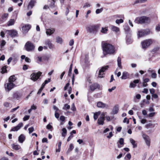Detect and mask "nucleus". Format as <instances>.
I'll return each instance as SVG.
<instances>
[{
    "label": "nucleus",
    "mask_w": 160,
    "mask_h": 160,
    "mask_svg": "<svg viewBox=\"0 0 160 160\" xmlns=\"http://www.w3.org/2000/svg\"><path fill=\"white\" fill-rule=\"evenodd\" d=\"M102 48L104 55L108 54H113L115 52L114 47L111 44L105 43L102 45Z\"/></svg>",
    "instance_id": "obj_1"
},
{
    "label": "nucleus",
    "mask_w": 160,
    "mask_h": 160,
    "mask_svg": "<svg viewBox=\"0 0 160 160\" xmlns=\"http://www.w3.org/2000/svg\"><path fill=\"white\" fill-rule=\"evenodd\" d=\"M98 27L96 25H92L89 26L87 28L88 31L93 34H96L98 31Z\"/></svg>",
    "instance_id": "obj_2"
},
{
    "label": "nucleus",
    "mask_w": 160,
    "mask_h": 160,
    "mask_svg": "<svg viewBox=\"0 0 160 160\" xmlns=\"http://www.w3.org/2000/svg\"><path fill=\"white\" fill-rule=\"evenodd\" d=\"M153 40L151 39L145 40L141 42L142 48L146 49L152 43Z\"/></svg>",
    "instance_id": "obj_3"
},
{
    "label": "nucleus",
    "mask_w": 160,
    "mask_h": 160,
    "mask_svg": "<svg viewBox=\"0 0 160 160\" xmlns=\"http://www.w3.org/2000/svg\"><path fill=\"white\" fill-rule=\"evenodd\" d=\"M150 33V30L149 29L141 30L138 31L137 35L138 38H141L148 35Z\"/></svg>",
    "instance_id": "obj_4"
},
{
    "label": "nucleus",
    "mask_w": 160,
    "mask_h": 160,
    "mask_svg": "<svg viewBox=\"0 0 160 160\" xmlns=\"http://www.w3.org/2000/svg\"><path fill=\"white\" fill-rule=\"evenodd\" d=\"M25 47L26 50L28 52L33 51L35 48L33 44L29 41L28 42L26 43Z\"/></svg>",
    "instance_id": "obj_5"
},
{
    "label": "nucleus",
    "mask_w": 160,
    "mask_h": 160,
    "mask_svg": "<svg viewBox=\"0 0 160 160\" xmlns=\"http://www.w3.org/2000/svg\"><path fill=\"white\" fill-rule=\"evenodd\" d=\"M42 73L40 72L38 73L33 72L31 75V78L33 81H35L39 78Z\"/></svg>",
    "instance_id": "obj_6"
},
{
    "label": "nucleus",
    "mask_w": 160,
    "mask_h": 160,
    "mask_svg": "<svg viewBox=\"0 0 160 160\" xmlns=\"http://www.w3.org/2000/svg\"><path fill=\"white\" fill-rule=\"evenodd\" d=\"M15 86V84L13 83L8 82V83L5 84V88L6 90L9 92Z\"/></svg>",
    "instance_id": "obj_7"
},
{
    "label": "nucleus",
    "mask_w": 160,
    "mask_h": 160,
    "mask_svg": "<svg viewBox=\"0 0 160 160\" xmlns=\"http://www.w3.org/2000/svg\"><path fill=\"white\" fill-rule=\"evenodd\" d=\"M56 0H48V5H45L43 8L44 9H47L49 7L53 8L54 7V3Z\"/></svg>",
    "instance_id": "obj_8"
},
{
    "label": "nucleus",
    "mask_w": 160,
    "mask_h": 160,
    "mask_svg": "<svg viewBox=\"0 0 160 160\" xmlns=\"http://www.w3.org/2000/svg\"><path fill=\"white\" fill-rule=\"evenodd\" d=\"M107 114V112H102L101 115L100 117L98 119V122L99 124L103 125L104 120V116Z\"/></svg>",
    "instance_id": "obj_9"
},
{
    "label": "nucleus",
    "mask_w": 160,
    "mask_h": 160,
    "mask_svg": "<svg viewBox=\"0 0 160 160\" xmlns=\"http://www.w3.org/2000/svg\"><path fill=\"white\" fill-rule=\"evenodd\" d=\"M145 16L138 17L136 18L134 22L137 23L142 24L145 22Z\"/></svg>",
    "instance_id": "obj_10"
},
{
    "label": "nucleus",
    "mask_w": 160,
    "mask_h": 160,
    "mask_svg": "<svg viewBox=\"0 0 160 160\" xmlns=\"http://www.w3.org/2000/svg\"><path fill=\"white\" fill-rule=\"evenodd\" d=\"M6 32L8 34L11 36V37H15L17 36L18 32L16 30L12 29L11 30H7Z\"/></svg>",
    "instance_id": "obj_11"
},
{
    "label": "nucleus",
    "mask_w": 160,
    "mask_h": 160,
    "mask_svg": "<svg viewBox=\"0 0 160 160\" xmlns=\"http://www.w3.org/2000/svg\"><path fill=\"white\" fill-rule=\"evenodd\" d=\"M142 137L145 140L146 144L148 146H150V142L149 137L145 134H143Z\"/></svg>",
    "instance_id": "obj_12"
},
{
    "label": "nucleus",
    "mask_w": 160,
    "mask_h": 160,
    "mask_svg": "<svg viewBox=\"0 0 160 160\" xmlns=\"http://www.w3.org/2000/svg\"><path fill=\"white\" fill-rule=\"evenodd\" d=\"M97 106L98 107L101 108H108V105L101 102H97Z\"/></svg>",
    "instance_id": "obj_13"
},
{
    "label": "nucleus",
    "mask_w": 160,
    "mask_h": 160,
    "mask_svg": "<svg viewBox=\"0 0 160 160\" xmlns=\"http://www.w3.org/2000/svg\"><path fill=\"white\" fill-rule=\"evenodd\" d=\"M23 124L22 123H20L16 126L15 127L12 128L10 130L11 132L12 131H17L19 130L22 127Z\"/></svg>",
    "instance_id": "obj_14"
},
{
    "label": "nucleus",
    "mask_w": 160,
    "mask_h": 160,
    "mask_svg": "<svg viewBox=\"0 0 160 160\" xmlns=\"http://www.w3.org/2000/svg\"><path fill=\"white\" fill-rule=\"evenodd\" d=\"M31 28V26L29 25H25L22 27V29L23 33L27 32Z\"/></svg>",
    "instance_id": "obj_15"
},
{
    "label": "nucleus",
    "mask_w": 160,
    "mask_h": 160,
    "mask_svg": "<svg viewBox=\"0 0 160 160\" xmlns=\"http://www.w3.org/2000/svg\"><path fill=\"white\" fill-rule=\"evenodd\" d=\"M55 29L53 28L46 29V33L48 35H50L54 33Z\"/></svg>",
    "instance_id": "obj_16"
},
{
    "label": "nucleus",
    "mask_w": 160,
    "mask_h": 160,
    "mask_svg": "<svg viewBox=\"0 0 160 160\" xmlns=\"http://www.w3.org/2000/svg\"><path fill=\"white\" fill-rule=\"evenodd\" d=\"M45 44L48 45L50 49H53L54 48V46L53 45L49 40H47L45 42Z\"/></svg>",
    "instance_id": "obj_17"
},
{
    "label": "nucleus",
    "mask_w": 160,
    "mask_h": 160,
    "mask_svg": "<svg viewBox=\"0 0 160 160\" xmlns=\"http://www.w3.org/2000/svg\"><path fill=\"white\" fill-rule=\"evenodd\" d=\"M36 2V0H31L28 5V9H30L32 8L34 6Z\"/></svg>",
    "instance_id": "obj_18"
},
{
    "label": "nucleus",
    "mask_w": 160,
    "mask_h": 160,
    "mask_svg": "<svg viewBox=\"0 0 160 160\" xmlns=\"http://www.w3.org/2000/svg\"><path fill=\"white\" fill-rule=\"evenodd\" d=\"M129 74L126 72H124L122 73V76L121 77L122 79H126L129 78Z\"/></svg>",
    "instance_id": "obj_19"
},
{
    "label": "nucleus",
    "mask_w": 160,
    "mask_h": 160,
    "mask_svg": "<svg viewBox=\"0 0 160 160\" xmlns=\"http://www.w3.org/2000/svg\"><path fill=\"white\" fill-rule=\"evenodd\" d=\"M100 88L99 85L97 83H94L92 84L90 86V88L91 90L93 91L96 88Z\"/></svg>",
    "instance_id": "obj_20"
},
{
    "label": "nucleus",
    "mask_w": 160,
    "mask_h": 160,
    "mask_svg": "<svg viewBox=\"0 0 160 160\" xmlns=\"http://www.w3.org/2000/svg\"><path fill=\"white\" fill-rule=\"evenodd\" d=\"M121 58L120 57H118L117 59V63L118 68L117 69V70H118V69H122V66L121 65Z\"/></svg>",
    "instance_id": "obj_21"
},
{
    "label": "nucleus",
    "mask_w": 160,
    "mask_h": 160,
    "mask_svg": "<svg viewBox=\"0 0 160 160\" xmlns=\"http://www.w3.org/2000/svg\"><path fill=\"white\" fill-rule=\"evenodd\" d=\"M25 139V137L23 134H21L18 137V140L19 142L22 143Z\"/></svg>",
    "instance_id": "obj_22"
},
{
    "label": "nucleus",
    "mask_w": 160,
    "mask_h": 160,
    "mask_svg": "<svg viewBox=\"0 0 160 160\" xmlns=\"http://www.w3.org/2000/svg\"><path fill=\"white\" fill-rule=\"evenodd\" d=\"M11 145L12 149L16 150H18L21 148L20 146L18 144H13Z\"/></svg>",
    "instance_id": "obj_23"
},
{
    "label": "nucleus",
    "mask_w": 160,
    "mask_h": 160,
    "mask_svg": "<svg viewBox=\"0 0 160 160\" xmlns=\"http://www.w3.org/2000/svg\"><path fill=\"white\" fill-rule=\"evenodd\" d=\"M130 141L133 146V148H135L137 147V144L136 143V141L133 139L131 138L130 139Z\"/></svg>",
    "instance_id": "obj_24"
},
{
    "label": "nucleus",
    "mask_w": 160,
    "mask_h": 160,
    "mask_svg": "<svg viewBox=\"0 0 160 160\" xmlns=\"http://www.w3.org/2000/svg\"><path fill=\"white\" fill-rule=\"evenodd\" d=\"M111 30L113 32H119V28L114 26L112 25L111 26Z\"/></svg>",
    "instance_id": "obj_25"
},
{
    "label": "nucleus",
    "mask_w": 160,
    "mask_h": 160,
    "mask_svg": "<svg viewBox=\"0 0 160 160\" xmlns=\"http://www.w3.org/2000/svg\"><path fill=\"white\" fill-rule=\"evenodd\" d=\"M15 20L14 19H10L7 22V26H8L13 25L15 22Z\"/></svg>",
    "instance_id": "obj_26"
},
{
    "label": "nucleus",
    "mask_w": 160,
    "mask_h": 160,
    "mask_svg": "<svg viewBox=\"0 0 160 160\" xmlns=\"http://www.w3.org/2000/svg\"><path fill=\"white\" fill-rule=\"evenodd\" d=\"M16 79V78L14 75L11 76L9 79L8 82L13 83V82L15 81Z\"/></svg>",
    "instance_id": "obj_27"
},
{
    "label": "nucleus",
    "mask_w": 160,
    "mask_h": 160,
    "mask_svg": "<svg viewBox=\"0 0 160 160\" xmlns=\"http://www.w3.org/2000/svg\"><path fill=\"white\" fill-rule=\"evenodd\" d=\"M21 97V94L18 92H15L14 94L13 97L14 98L17 99H19Z\"/></svg>",
    "instance_id": "obj_28"
},
{
    "label": "nucleus",
    "mask_w": 160,
    "mask_h": 160,
    "mask_svg": "<svg viewBox=\"0 0 160 160\" xmlns=\"http://www.w3.org/2000/svg\"><path fill=\"white\" fill-rule=\"evenodd\" d=\"M56 42L60 44H62L63 42L62 38L59 36L56 37Z\"/></svg>",
    "instance_id": "obj_29"
},
{
    "label": "nucleus",
    "mask_w": 160,
    "mask_h": 160,
    "mask_svg": "<svg viewBox=\"0 0 160 160\" xmlns=\"http://www.w3.org/2000/svg\"><path fill=\"white\" fill-rule=\"evenodd\" d=\"M118 111V106H115L114 107L112 111V112L113 114H117Z\"/></svg>",
    "instance_id": "obj_30"
},
{
    "label": "nucleus",
    "mask_w": 160,
    "mask_h": 160,
    "mask_svg": "<svg viewBox=\"0 0 160 160\" xmlns=\"http://www.w3.org/2000/svg\"><path fill=\"white\" fill-rule=\"evenodd\" d=\"M108 31V29L107 28L105 27V28H103L102 27V28L101 29V32L103 33L104 34H106L107 33V32Z\"/></svg>",
    "instance_id": "obj_31"
},
{
    "label": "nucleus",
    "mask_w": 160,
    "mask_h": 160,
    "mask_svg": "<svg viewBox=\"0 0 160 160\" xmlns=\"http://www.w3.org/2000/svg\"><path fill=\"white\" fill-rule=\"evenodd\" d=\"M104 74V72L102 71V70H100L98 72V77L99 78H102L103 77V75Z\"/></svg>",
    "instance_id": "obj_32"
},
{
    "label": "nucleus",
    "mask_w": 160,
    "mask_h": 160,
    "mask_svg": "<svg viewBox=\"0 0 160 160\" xmlns=\"http://www.w3.org/2000/svg\"><path fill=\"white\" fill-rule=\"evenodd\" d=\"M70 108V106L67 104H64L63 107L62 108V109L67 110Z\"/></svg>",
    "instance_id": "obj_33"
},
{
    "label": "nucleus",
    "mask_w": 160,
    "mask_h": 160,
    "mask_svg": "<svg viewBox=\"0 0 160 160\" xmlns=\"http://www.w3.org/2000/svg\"><path fill=\"white\" fill-rule=\"evenodd\" d=\"M62 136L64 137H65L66 135V134L67 132V130L66 129L63 128L62 129Z\"/></svg>",
    "instance_id": "obj_34"
},
{
    "label": "nucleus",
    "mask_w": 160,
    "mask_h": 160,
    "mask_svg": "<svg viewBox=\"0 0 160 160\" xmlns=\"http://www.w3.org/2000/svg\"><path fill=\"white\" fill-rule=\"evenodd\" d=\"M8 14L7 13H5L3 14L2 16V19L4 20H6L8 17Z\"/></svg>",
    "instance_id": "obj_35"
},
{
    "label": "nucleus",
    "mask_w": 160,
    "mask_h": 160,
    "mask_svg": "<svg viewBox=\"0 0 160 160\" xmlns=\"http://www.w3.org/2000/svg\"><path fill=\"white\" fill-rule=\"evenodd\" d=\"M100 113V112H96L94 113L93 118L95 120L97 119Z\"/></svg>",
    "instance_id": "obj_36"
},
{
    "label": "nucleus",
    "mask_w": 160,
    "mask_h": 160,
    "mask_svg": "<svg viewBox=\"0 0 160 160\" xmlns=\"http://www.w3.org/2000/svg\"><path fill=\"white\" fill-rule=\"evenodd\" d=\"M7 66H5L3 67L1 69V72L2 73H4L7 72V70L6 69Z\"/></svg>",
    "instance_id": "obj_37"
},
{
    "label": "nucleus",
    "mask_w": 160,
    "mask_h": 160,
    "mask_svg": "<svg viewBox=\"0 0 160 160\" xmlns=\"http://www.w3.org/2000/svg\"><path fill=\"white\" fill-rule=\"evenodd\" d=\"M145 22L144 23H149L151 22V19L148 17L145 16Z\"/></svg>",
    "instance_id": "obj_38"
},
{
    "label": "nucleus",
    "mask_w": 160,
    "mask_h": 160,
    "mask_svg": "<svg viewBox=\"0 0 160 160\" xmlns=\"http://www.w3.org/2000/svg\"><path fill=\"white\" fill-rule=\"evenodd\" d=\"M109 66H105L102 67L101 69H100V70H102V71H103V72H105L106 70H107L109 68Z\"/></svg>",
    "instance_id": "obj_39"
},
{
    "label": "nucleus",
    "mask_w": 160,
    "mask_h": 160,
    "mask_svg": "<svg viewBox=\"0 0 160 160\" xmlns=\"http://www.w3.org/2000/svg\"><path fill=\"white\" fill-rule=\"evenodd\" d=\"M72 63H71L70 68L69 69L68 71V76H70L72 73Z\"/></svg>",
    "instance_id": "obj_40"
},
{
    "label": "nucleus",
    "mask_w": 160,
    "mask_h": 160,
    "mask_svg": "<svg viewBox=\"0 0 160 160\" xmlns=\"http://www.w3.org/2000/svg\"><path fill=\"white\" fill-rule=\"evenodd\" d=\"M73 148L74 146L73 144H71L70 145L69 148L68 149L67 152L68 153L70 152L73 149Z\"/></svg>",
    "instance_id": "obj_41"
},
{
    "label": "nucleus",
    "mask_w": 160,
    "mask_h": 160,
    "mask_svg": "<svg viewBox=\"0 0 160 160\" xmlns=\"http://www.w3.org/2000/svg\"><path fill=\"white\" fill-rule=\"evenodd\" d=\"M115 22L117 24H119L123 22V20L122 19H117L116 20Z\"/></svg>",
    "instance_id": "obj_42"
},
{
    "label": "nucleus",
    "mask_w": 160,
    "mask_h": 160,
    "mask_svg": "<svg viewBox=\"0 0 160 160\" xmlns=\"http://www.w3.org/2000/svg\"><path fill=\"white\" fill-rule=\"evenodd\" d=\"M28 130L29 131V133L30 134L31 133H32L34 131V128L32 127L29 128L28 129Z\"/></svg>",
    "instance_id": "obj_43"
},
{
    "label": "nucleus",
    "mask_w": 160,
    "mask_h": 160,
    "mask_svg": "<svg viewBox=\"0 0 160 160\" xmlns=\"http://www.w3.org/2000/svg\"><path fill=\"white\" fill-rule=\"evenodd\" d=\"M71 110L73 111L76 110V108L74 103H73L71 105Z\"/></svg>",
    "instance_id": "obj_44"
},
{
    "label": "nucleus",
    "mask_w": 160,
    "mask_h": 160,
    "mask_svg": "<svg viewBox=\"0 0 160 160\" xmlns=\"http://www.w3.org/2000/svg\"><path fill=\"white\" fill-rule=\"evenodd\" d=\"M157 75L156 73L153 72V73H152L151 75V78H155L157 77Z\"/></svg>",
    "instance_id": "obj_45"
},
{
    "label": "nucleus",
    "mask_w": 160,
    "mask_h": 160,
    "mask_svg": "<svg viewBox=\"0 0 160 160\" xmlns=\"http://www.w3.org/2000/svg\"><path fill=\"white\" fill-rule=\"evenodd\" d=\"M102 8L100 9H98L96 11V13L97 14H98L101 12L102 11Z\"/></svg>",
    "instance_id": "obj_46"
},
{
    "label": "nucleus",
    "mask_w": 160,
    "mask_h": 160,
    "mask_svg": "<svg viewBox=\"0 0 160 160\" xmlns=\"http://www.w3.org/2000/svg\"><path fill=\"white\" fill-rule=\"evenodd\" d=\"M30 118V116L29 115H26L23 118V120L24 121H26V120L29 119Z\"/></svg>",
    "instance_id": "obj_47"
},
{
    "label": "nucleus",
    "mask_w": 160,
    "mask_h": 160,
    "mask_svg": "<svg viewBox=\"0 0 160 160\" xmlns=\"http://www.w3.org/2000/svg\"><path fill=\"white\" fill-rule=\"evenodd\" d=\"M118 142H119V143L120 145H123V143H124V140L123 139L121 138L119 140V141Z\"/></svg>",
    "instance_id": "obj_48"
},
{
    "label": "nucleus",
    "mask_w": 160,
    "mask_h": 160,
    "mask_svg": "<svg viewBox=\"0 0 160 160\" xmlns=\"http://www.w3.org/2000/svg\"><path fill=\"white\" fill-rule=\"evenodd\" d=\"M136 86V84L133 82H131L130 84L129 87L131 88H134Z\"/></svg>",
    "instance_id": "obj_49"
},
{
    "label": "nucleus",
    "mask_w": 160,
    "mask_h": 160,
    "mask_svg": "<svg viewBox=\"0 0 160 160\" xmlns=\"http://www.w3.org/2000/svg\"><path fill=\"white\" fill-rule=\"evenodd\" d=\"M60 120L62 122H64L65 120V117L63 116H61L60 118Z\"/></svg>",
    "instance_id": "obj_50"
},
{
    "label": "nucleus",
    "mask_w": 160,
    "mask_h": 160,
    "mask_svg": "<svg viewBox=\"0 0 160 160\" xmlns=\"http://www.w3.org/2000/svg\"><path fill=\"white\" fill-rule=\"evenodd\" d=\"M91 5L90 3H86L83 6V8H88L90 7Z\"/></svg>",
    "instance_id": "obj_51"
},
{
    "label": "nucleus",
    "mask_w": 160,
    "mask_h": 160,
    "mask_svg": "<svg viewBox=\"0 0 160 160\" xmlns=\"http://www.w3.org/2000/svg\"><path fill=\"white\" fill-rule=\"evenodd\" d=\"M156 29L158 31H160V22L159 23L156 27Z\"/></svg>",
    "instance_id": "obj_52"
},
{
    "label": "nucleus",
    "mask_w": 160,
    "mask_h": 160,
    "mask_svg": "<svg viewBox=\"0 0 160 160\" xmlns=\"http://www.w3.org/2000/svg\"><path fill=\"white\" fill-rule=\"evenodd\" d=\"M123 122L124 123L126 122L127 124H128L129 123V120L128 119H127V118H124V120L123 121Z\"/></svg>",
    "instance_id": "obj_53"
},
{
    "label": "nucleus",
    "mask_w": 160,
    "mask_h": 160,
    "mask_svg": "<svg viewBox=\"0 0 160 160\" xmlns=\"http://www.w3.org/2000/svg\"><path fill=\"white\" fill-rule=\"evenodd\" d=\"M150 93L152 95L154 94L155 93V90L153 88L150 89L149 90Z\"/></svg>",
    "instance_id": "obj_54"
},
{
    "label": "nucleus",
    "mask_w": 160,
    "mask_h": 160,
    "mask_svg": "<svg viewBox=\"0 0 160 160\" xmlns=\"http://www.w3.org/2000/svg\"><path fill=\"white\" fill-rule=\"evenodd\" d=\"M116 87L115 86L111 88H109L108 89V91L109 92H111L113 90L115 89Z\"/></svg>",
    "instance_id": "obj_55"
},
{
    "label": "nucleus",
    "mask_w": 160,
    "mask_h": 160,
    "mask_svg": "<svg viewBox=\"0 0 160 160\" xmlns=\"http://www.w3.org/2000/svg\"><path fill=\"white\" fill-rule=\"evenodd\" d=\"M73 137V136L72 135V133H70V135L68 137L67 139V141L68 142L70 141L71 138Z\"/></svg>",
    "instance_id": "obj_56"
},
{
    "label": "nucleus",
    "mask_w": 160,
    "mask_h": 160,
    "mask_svg": "<svg viewBox=\"0 0 160 160\" xmlns=\"http://www.w3.org/2000/svg\"><path fill=\"white\" fill-rule=\"evenodd\" d=\"M55 117L57 118H58L59 117V114L58 113L55 112Z\"/></svg>",
    "instance_id": "obj_57"
},
{
    "label": "nucleus",
    "mask_w": 160,
    "mask_h": 160,
    "mask_svg": "<svg viewBox=\"0 0 160 160\" xmlns=\"http://www.w3.org/2000/svg\"><path fill=\"white\" fill-rule=\"evenodd\" d=\"M19 108V106H18V107H16V108H13L11 110V112H14V111H15L17 109Z\"/></svg>",
    "instance_id": "obj_58"
},
{
    "label": "nucleus",
    "mask_w": 160,
    "mask_h": 160,
    "mask_svg": "<svg viewBox=\"0 0 160 160\" xmlns=\"http://www.w3.org/2000/svg\"><path fill=\"white\" fill-rule=\"evenodd\" d=\"M152 98L155 99H157L158 98V95L156 94H154L152 95Z\"/></svg>",
    "instance_id": "obj_59"
},
{
    "label": "nucleus",
    "mask_w": 160,
    "mask_h": 160,
    "mask_svg": "<svg viewBox=\"0 0 160 160\" xmlns=\"http://www.w3.org/2000/svg\"><path fill=\"white\" fill-rule=\"evenodd\" d=\"M91 12V10H88V11L87 12V14H86V15L85 16V18H88V14H89Z\"/></svg>",
    "instance_id": "obj_60"
},
{
    "label": "nucleus",
    "mask_w": 160,
    "mask_h": 160,
    "mask_svg": "<svg viewBox=\"0 0 160 160\" xmlns=\"http://www.w3.org/2000/svg\"><path fill=\"white\" fill-rule=\"evenodd\" d=\"M53 108L54 110H55V112H56L59 110L58 108L55 105L53 106Z\"/></svg>",
    "instance_id": "obj_61"
},
{
    "label": "nucleus",
    "mask_w": 160,
    "mask_h": 160,
    "mask_svg": "<svg viewBox=\"0 0 160 160\" xmlns=\"http://www.w3.org/2000/svg\"><path fill=\"white\" fill-rule=\"evenodd\" d=\"M42 142H47L48 143V139L46 138H44L42 140Z\"/></svg>",
    "instance_id": "obj_62"
},
{
    "label": "nucleus",
    "mask_w": 160,
    "mask_h": 160,
    "mask_svg": "<svg viewBox=\"0 0 160 160\" xmlns=\"http://www.w3.org/2000/svg\"><path fill=\"white\" fill-rule=\"evenodd\" d=\"M6 43V42L4 40H3L2 41V42L1 44V48H2V47H3Z\"/></svg>",
    "instance_id": "obj_63"
},
{
    "label": "nucleus",
    "mask_w": 160,
    "mask_h": 160,
    "mask_svg": "<svg viewBox=\"0 0 160 160\" xmlns=\"http://www.w3.org/2000/svg\"><path fill=\"white\" fill-rule=\"evenodd\" d=\"M74 44V41L73 39L71 40L69 42V45L72 46Z\"/></svg>",
    "instance_id": "obj_64"
}]
</instances>
